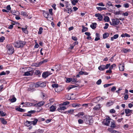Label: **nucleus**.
Here are the masks:
<instances>
[{"label": "nucleus", "instance_id": "obj_48", "mask_svg": "<svg viewBox=\"0 0 133 133\" xmlns=\"http://www.w3.org/2000/svg\"><path fill=\"white\" fill-rule=\"evenodd\" d=\"M48 61L47 59H45L40 62V64H42L47 62Z\"/></svg>", "mask_w": 133, "mask_h": 133}, {"label": "nucleus", "instance_id": "obj_52", "mask_svg": "<svg viewBox=\"0 0 133 133\" xmlns=\"http://www.w3.org/2000/svg\"><path fill=\"white\" fill-rule=\"evenodd\" d=\"M71 81L72 82H77V79L75 78H73L72 79H71Z\"/></svg>", "mask_w": 133, "mask_h": 133}, {"label": "nucleus", "instance_id": "obj_4", "mask_svg": "<svg viewBox=\"0 0 133 133\" xmlns=\"http://www.w3.org/2000/svg\"><path fill=\"white\" fill-rule=\"evenodd\" d=\"M110 118L108 117L105 119L103 122V123L107 126H109L110 122Z\"/></svg>", "mask_w": 133, "mask_h": 133}, {"label": "nucleus", "instance_id": "obj_2", "mask_svg": "<svg viewBox=\"0 0 133 133\" xmlns=\"http://www.w3.org/2000/svg\"><path fill=\"white\" fill-rule=\"evenodd\" d=\"M25 42L23 41H19L15 43L14 45L15 47L19 48L23 47L25 44Z\"/></svg>", "mask_w": 133, "mask_h": 133}, {"label": "nucleus", "instance_id": "obj_39", "mask_svg": "<svg viewBox=\"0 0 133 133\" xmlns=\"http://www.w3.org/2000/svg\"><path fill=\"white\" fill-rule=\"evenodd\" d=\"M0 115L2 116H5L6 113L4 112L3 111H0Z\"/></svg>", "mask_w": 133, "mask_h": 133}, {"label": "nucleus", "instance_id": "obj_31", "mask_svg": "<svg viewBox=\"0 0 133 133\" xmlns=\"http://www.w3.org/2000/svg\"><path fill=\"white\" fill-rule=\"evenodd\" d=\"M43 28L42 27H40L39 29V31L38 32V34H41L42 32Z\"/></svg>", "mask_w": 133, "mask_h": 133}, {"label": "nucleus", "instance_id": "obj_21", "mask_svg": "<svg viewBox=\"0 0 133 133\" xmlns=\"http://www.w3.org/2000/svg\"><path fill=\"white\" fill-rule=\"evenodd\" d=\"M109 36L108 33L107 32H105L103 35V38L104 39L107 38Z\"/></svg>", "mask_w": 133, "mask_h": 133}, {"label": "nucleus", "instance_id": "obj_49", "mask_svg": "<svg viewBox=\"0 0 133 133\" xmlns=\"http://www.w3.org/2000/svg\"><path fill=\"white\" fill-rule=\"evenodd\" d=\"M77 87V86H76L75 85H71V86L68 89L69 90H70L72 88L76 87Z\"/></svg>", "mask_w": 133, "mask_h": 133}, {"label": "nucleus", "instance_id": "obj_1", "mask_svg": "<svg viewBox=\"0 0 133 133\" xmlns=\"http://www.w3.org/2000/svg\"><path fill=\"white\" fill-rule=\"evenodd\" d=\"M7 49V52L10 55L12 54L14 52V48L11 44H8L6 45Z\"/></svg>", "mask_w": 133, "mask_h": 133}, {"label": "nucleus", "instance_id": "obj_47", "mask_svg": "<svg viewBox=\"0 0 133 133\" xmlns=\"http://www.w3.org/2000/svg\"><path fill=\"white\" fill-rule=\"evenodd\" d=\"M110 65V64H107L105 65H104L105 69H108Z\"/></svg>", "mask_w": 133, "mask_h": 133}, {"label": "nucleus", "instance_id": "obj_23", "mask_svg": "<svg viewBox=\"0 0 133 133\" xmlns=\"http://www.w3.org/2000/svg\"><path fill=\"white\" fill-rule=\"evenodd\" d=\"M113 104V102L112 101H110L107 103L106 105L107 107H109L112 105Z\"/></svg>", "mask_w": 133, "mask_h": 133}, {"label": "nucleus", "instance_id": "obj_33", "mask_svg": "<svg viewBox=\"0 0 133 133\" xmlns=\"http://www.w3.org/2000/svg\"><path fill=\"white\" fill-rule=\"evenodd\" d=\"M116 66V64H114L112 65L109 67V69L110 70H112V69H113L114 68H115Z\"/></svg>", "mask_w": 133, "mask_h": 133}, {"label": "nucleus", "instance_id": "obj_46", "mask_svg": "<svg viewBox=\"0 0 133 133\" xmlns=\"http://www.w3.org/2000/svg\"><path fill=\"white\" fill-rule=\"evenodd\" d=\"M102 81L101 79H99L96 82V84L97 85H99L101 83Z\"/></svg>", "mask_w": 133, "mask_h": 133}, {"label": "nucleus", "instance_id": "obj_6", "mask_svg": "<svg viewBox=\"0 0 133 133\" xmlns=\"http://www.w3.org/2000/svg\"><path fill=\"white\" fill-rule=\"evenodd\" d=\"M125 112L126 113V116H129L130 115V114L132 113V110L129 109H125Z\"/></svg>", "mask_w": 133, "mask_h": 133}, {"label": "nucleus", "instance_id": "obj_40", "mask_svg": "<svg viewBox=\"0 0 133 133\" xmlns=\"http://www.w3.org/2000/svg\"><path fill=\"white\" fill-rule=\"evenodd\" d=\"M74 109H70L68 111V113L72 114L74 112Z\"/></svg>", "mask_w": 133, "mask_h": 133}, {"label": "nucleus", "instance_id": "obj_13", "mask_svg": "<svg viewBox=\"0 0 133 133\" xmlns=\"http://www.w3.org/2000/svg\"><path fill=\"white\" fill-rule=\"evenodd\" d=\"M56 109V106L52 105L50 107V111L53 112L55 111Z\"/></svg>", "mask_w": 133, "mask_h": 133}, {"label": "nucleus", "instance_id": "obj_53", "mask_svg": "<svg viewBox=\"0 0 133 133\" xmlns=\"http://www.w3.org/2000/svg\"><path fill=\"white\" fill-rule=\"evenodd\" d=\"M116 90V88L115 87L113 86L111 89V91L113 92L115 91Z\"/></svg>", "mask_w": 133, "mask_h": 133}, {"label": "nucleus", "instance_id": "obj_14", "mask_svg": "<svg viewBox=\"0 0 133 133\" xmlns=\"http://www.w3.org/2000/svg\"><path fill=\"white\" fill-rule=\"evenodd\" d=\"M66 109L65 106H63L60 107L59 108H58L57 110L58 111L60 112L62 110H64Z\"/></svg>", "mask_w": 133, "mask_h": 133}, {"label": "nucleus", "instance_id": "obj_11", "mask_svg": "<svg viewBox=\"0 0 133 133\" xmlns=\"http://www.w3.org/2000/svg\"><path fill=\"white\" fill-rule=\"evenodd\" d=\"M48 71L43 72L42 75V77L44 78H45L49 76L48 74Z\"/></svg>", "mask_w": 133, "mask_h": 133}, {"label": "nucleus", "instance_id": "obj_61", "mask_svg": "<svg viewBox=\"0 0 133 133\" xmlns=\"http://www.w3.org/2000/svg\"><path fill=\"white\" fill-rule=\"evenodd\" d=\"M118 37V34H116L114 35L113 37L114 39H116Z\"/></svg>", "mask_w": 133, "mask_h": 133}, {"label": "nucleus", "instance_id": "obj_60", "mask_svg": "<svg viewBox=\"0 0 133 133\" xmlns=\"http://www.w3.org/2000/svg\"><path fill=\"white\" fill-rule=\"evenodd\" d=\"M26 105L27 106L29 107L30 106L32 105V103H31L30 102H27L26 103Z\"/></svg>", "mask_w": 133, "mask_h": 133}, {"label": "nucleus", "instance_id": "obj_26", "mask_svg": "<svg viewBox=\"0 0 133 133\" xmlns=\"http://www.w3.org/2000/svg\"><path fill=\"white\" fill-rule=\"evenodd\" d=\"M82 32H83L87 31L88 30V28L87 27H84L83 26H82Z\"/></svg>", "mask_w": 133, "mask_h": 133}, {"label": "nucleus", "instance_id": "obj_51", "mask_svg": "<svg viewBox=\"0 0 133 133\" xmlns=\"http://www.w3.org/2000/svg\"><path fill=\"white\" fill-rule=\"evenodd\" d=\"M124 7L126 8H127L129 7V4L128 3H125L124 4Z\"/></svg>", "mask_w": 133, "mask_h": 133}, {"label": "nucleus", "instance_id": "obj_24", "mask_svg": "<svg viewBox=\"0 0 133 133\" xmlns=\"http://www.w3.org/2000/svg\"><path fill=\"white\" fill-rule=\"evenodd\" d=\"M122 51L124 53H126L127 52L130 51L131 50L130 49H125L124 48L122 50Z\"/></svg>", "mask_w": 133, "mask_h": 133}, {"label": "nucleus", "instance_id": "obj_62", "mask_svg": "<svg viewBox=\"0 0 133 133\" xmlns=\"http://www.w3.org/2000/svg\"><path fill=\"white\" fill-rule=\"evenodd\" d=\"M6 75V73H5V72L4 71H3L1 72L0 73V75L2 76L3 75Z\"/></svg>", "mask_w": 133, "mask_h": 133}, {"label": "nucleus", "instance_id": "obj_50", "mask_svg": "<svg viewBox=\"0 0 133 133\" xmlns=\"http://www.w3.org/2000/svg\"><path fill=\"white\" fill-rule=\"evenodd\" d=\"M99 6H104L105 5L103 4V3L102 2H100L97 4Z\"/></svg>", "mask_w": 133, "mask_h": 133}, {"label": "nucleus", "instance_id": "obj_12", "mask_svg": "<svg viewBox=\"0 0 133 133\" xmlns=\"http://www.w3.org/2000/svg\"><path fill=\"white\" fill-rule=\"evenodd\" d=\"M98 69L100 71H103L105 69L104 65H102L99 66L98 68Z\"/></svg>", "mask_w": 133, "mask_h": 133}, {"label": "nucleus", "instance_id": "obj_29", "mask_svg": "<svg viewBox=\"0 0 133 133\" xmlns=\"http://www.w3.org/2000/svg\"><path fill=\"white\" fill-rule=\"evenodd\" d=\"M46 86V84L43 82H40V87H44Z\"/></svg>", "mask_w": 133, "mask_h": 133}, {"label": "nucleus", "instance_id": "obj_15", "mask_svg": "<svg viewBox=\"0 0 133 133\" xmlns=\"http://www.w3.org/2000/svg\"><path fill=\"white\" fill-rule=\"evenodd\" d=\"M113 5L112 4V3L110 1H108L106 3V7L107 8H109L110 6H113Z\"/></svg>", "mask_w": 133, "mask_h": 133}, {"label": "nucleus", "instance_id": "obj_17", "mask_svg": "<svg viewBox=\"0 0 133 133\" xmlns=\"http://www.w3.org/2000/svg\"><path fill=\"white\" fill-rule=\"evenodd\" d=\"M100 106V104H98L96 105L93 108V110H95L99 109L101 108Z\"/></svg>", "mask_w": 133, "mask_h": 133}, {"label": "nucleus", "instance_id": "obj_59", "mask_svg": "<svg viewBox=\"0 0 133 133\" xmlns=\"http://www.w3.org/2000/svg\"><path fill=\"white\" fill-rule=\"evenodd\" d=\"M72 39L76 41L77 40V38L75 36H72Z\"/></svg>", "mask_w": 133, "mask_h": 133}, {"label": "nucleus", "instance_id": "obj_19", "mask_svg": "<svg viewBox=\"0 0 133 133\" xmlns=\"http://www.w3.org/2000/svg\"><path fill=\"white\" fill-rule=\"evenodd\" d=\"M96 9L99 11H102L103 10H105L107 9L106 8H103L100 7H96Z\"/></svg>", "mask_w": 133, "mask_h": 133}, {"label": "nucleus", "instance_id": "obj_37", "mask_svg": "<svg viewBox=\"0 0 133 133\" xmlns=\"http://www.w3.org/2000/svg\"><path fill=\"white\" fill-rule=\"evenodd\" d=\"M16 98L15 97H14L10 99V101L11 102L13 103L16 102Z\"/></svg>", "mask_w": 133, "mask_h": 133}, {"label": "nucleus", "instance_id": "obj_7", "mask_svg": "<svg viewBox=\"0 0 133 133\" xmlns=\"http://www.w3.org/2000/svg\"><path fill=\"white\" fill-rule=\"evenodd\" d=\"M95 17H98L97 19L99 21H101L103 18L102 16L100 14H96L95 15Z\"/></svg>", "mask_w": 133, "mask_h": 133}, {"label": "nucleus", "instance_id": "obj_8", "mask_svg": "<svg viewBox=\"0 0 133 133\" xmlns=\"http://www.w3.org/2000/svg\"><path fill=\"white\" fill-rule=\"evenodd\" d=\"M33 74V72L32 71H29L25 72L24 75V76H32Z\"/></svg>", "mask_w": 133, "mask_h": 133}, {"label": "nucleus", "instance_id": "obj_16", "mask_svg": "<svg viewBox=\"0 0 133 133\" xmlns=\"http://www.w3.org/2000/svg\"><path fill=\"white\" fill-rule=\"evenodd\" d=\"M97 24L95 23H92L91 25V27L93 29H95L96 27Z\"/></svg>", "mask_w": 133, "mask_h": 133}, {"label": "nucleus", "instance_id": "obj_9", "mask_svg": "<svg viewBox=\"0 0 133 133\" xmlns=\"http://www.w3.org/2000/svg\"><path fill=\"white\" fill-rule=\"evenodd\" d=\"M44 103L45 102L44 101H41L38 103L35 104V105L37 107H41L42 106Z\"/></svg>", "mask_w": 133, "mask_h": 133}, {"label": "nucleus", "instance_id": "obj_56", "mask_svg": "<svg viewBox=\"0 0 133 133\" xmlns=\"http://www.w3.org/2000/svg\"><path fill=\"white\" fill-rule=\"evenodd\" d=\"M78 121L79 123V124H82L83 123V120L81 119H78Z\"/></svg>", "mask_w": 133, "mask_h": 133}, {"label": "nucleus", "instance_id": "obj_25", "mask_svg": "<svg viewBox=\"0 0 133 133\" xmlns=\"http://www.w3.org/2000/svg\"><path fill=\"white\" fill-rule=\"evenodd\" d=\"M110 127L113 128H114L116 127V125L115 122L114 121H113L111 122Z\"/></svg>", "mask_w": 133, "mask_h": 133}, {"label": "nucleus", "instance_id": "obj_3", "mask_svg": "<svg viewBox=\"0 0 133 133\" xmlns=\"http://www.w3.org/2000/svg\"><path fill=\"white\" fill-rule=\"evenodd\" d=\"M119 22L118 18H115L111 19V22H110V23L111 25L115 26L118 24Z\"/></svg>", "mask_w": 133, "mask_h": 133}, {"label": "nucleus", "instance_id": "obj_30", "mask_svg": "<svg viewBox=\"0 0 133 133\" xmlns=\"http://www.w3.org/2000/svg\"><path fill=\"white\" fill-rule=\"evenodd\" d=\"M38 121V120L37 119L35 118L34 119V120L32 121V122L33 123V124L34 125H35L37 123V121Z\"/></svg>", "mask_w": 133, "mask_h": 133}, {"label": "nucleus", "instance_id": "obj_57", "mask_svg": "<svg viewBox=\"0 0 133 133\" xmlns=\"http://www.w3.org/2000/svg\"><path fill=\"white\" fill-rule=\"evenodd\" d=\"M122 15H123L124 16H127L128 15V12H126L125 13H123L122 14Z\"/></svg>", "mask_w": 133, "mask_h": 133}, {"label": "nucleus", "instance_id": "obj_43", "mask_svg": "<svg viewBox=\"0 0 133 133\" xmlns=\"http://www.w3.org/2000/svg\"><path fill=\"white\" fill-rule=\"evenodd\" d=\"M35 73L37 75L41 74L40 71L39 70H36L35 71Z\"/></svg>", "mask_w": 133, "mask_h": 133}, {"label": "nucleus", "instance_id": "obj_55", "mask_svg": "<svg viewBox=\"0 0 133 133\" xmlns=\"http://www.w3.org/2000/svg\"><path fill=\"white\" fill-rule=\"evenodd\" d=\"M52 9H50L49 10V12L50 15H52L53 14L52 12Z\"/></svg>", "mask_w": 133, "mask_h": 133}, {"label": "nucleus", "instance_id": "obj_58", "mask_svg": "<svg viewBox=\"0 0 133 133\" xmlns=\"http://www.w3.org/2000/svg\"><path fill=\"white\" fill-rule=\"evenodd\" d=\"M71 81V78H67L66 79V82L67 83H69Z\"/></svg>", "mask_w": 133, "mask_h": 133}, {"label": "nucleus", "instance_id": "obj_5", "mask_svg": "<svg viewBox=\"0 0 133 133\" xmlns=\"http://www.w3.org/2000/svg\"><path fill=\"white\" fill-rule=\"evenodd\" d=\"M43 14L44 16L48 20L50 21L51 19H52V18L49 16V15L48 12H44L43 13Z\"/></svg>", "mask_w": 133, "mask_h": 133}, {"label": "nucleus", "instance_id": "obj_28", "mask_svg": "<svg viewBox=\"0 0 133 133\" xmlns=\"http://www.w3.org/2000/svg\"><path fill=\"white\" fill-rule=\"evenodd\" d=\"M72 4L74 5H75L76 3L78 2V0H71Z\"/></svg>", "mask_w": 133, "mask_h": 133}, {"label": "nucleus", "instance_id": "obj_63", "mask_svg": "<svg viewBox=\"0 0 133 133\" xmlns=\"http://www.w3.org/2000/svg\"><path fill=\"white\" fill-rule=\"evenodd\" d=\"M6 9L8 10H10L11 9V8L10 5H8L6 6Z\"/></svg>", "mask_w": 133, "mask_h": 133}, {"label": "nucleus", "instance_id": "obj_10", "mask_svg": "<svg viewBox=\"0 0 133 133\" xmlns=\"http://www.w3.org/2000/svg\"><path fill=\"white\" fill-rule=\"evenodd\" d=\"M118 67L120 71H123L124 70V64H120L118 66Z\"/></svg>", "mask_w": 133, "mask_h": 133}, {"label": "nucleus", "instance_id": "obj_32", "mask_svg": "<svg viewBox=\"0 0 133 133\" xmlns=\"http://www.w3.org/2000/svg\"><path fill=\"white\" fill-rule=\"evenodd\" d=\"M84 115V113L83 112H80L78 114L75 115V116H77L78 117H79L81 116H83Z\"/></svg>", "mask_w": 133, "mask_h": 133}, {"label": "nucleus", "instance_id": "obj_22", "mask_svg": "<svg viewBox=\"0 0 133 133\" xmlns=\"http://www.w3.org/2000/svg\"><path fill=\"white\" fill-rule=\"evenodd\" d=\"M0 119L1 122L3 124H6L7 122L5 120L4 118H1Z\"/></svg>", "mask_w": 133, "mask_h": 133}, {"label": "nucleus", "instance_id": "obj_44", "mask_svg": "<svg viewBox=\"0 0 133 133\" xmlns=\"http://www.w3.org/2000/svg\"><path fill=\"white\" fill-rule=\"evenodd\" d=\"M109 26V24L107 23H106L105 24V26L104 27V29H107Z\"/></svg>", "mask_w": 133, "mask_h": 133}, {"label": "nucleus", "instance_id": "obj_36", "mask_svg": "<svg viewBox=\"0 0 133 133\" xmlns=\"http://www.w3.org/2000/svg\"><path fill=\"white\" fill-rule=\"evenodd\" d=\"M40 82H37L35 84V87L36 88H38L40 87Z\"/></svg>", "mask_w": 133, "mask_h": 133}, {"label": "nucleus", "instance_id": "obj_38", "mask_svg": "<svg viewBox=\"0 0 133 133\" xmlns=\"http://www.w3.org/2000/svg\"><path fill=\"white\" fill-rule=\"evenodd\" d=\"M22 29L23 31L25 34H27L28 33V31L26 30V28H22Z\"/></svg>", "mask_w": 133, "mask_h": 133}, {"label": "nucleus", "instance_id": "obj_64", "mask_svg": "<svg viewBox=\"0 0 133 133\" xmlns=\"http://www.w3.org/2000/svg\"><path fill=\"white\" fill-rule=\"evenodd\" d=\"M43 130H38L37 132L40 133H43Z\"/></svg>", "mask_w": 133, "mask_h": 133}, {"label": "nucleus", "instance_id": "obj_35", "mask_svg": "<svg viewBox=\"0 0 133 133\" xmlns=\"http://www.w3.org/2000/svg\"><path fill=\"white\" fill-rule=\"evenodd\" d=\"M30 121H26L25 122V125L29 127L30 125Z\"/></svg>", "mask_w": 133, "mask_h": 133}, {"label": "nucleus", "instance_id": "obj_41", "mask_svg": "<svg viewBox=\"0 0 133 133\" xmlns=\"http://www.w3.org/2000/svg\"><path fill=\"white\" fill-rule=\"evenodd\" d=\"M52 87L53 88H57V87H58V85L57 84H53L52 85Z\"/></svg>", "mask_w": 133, "mask_h": 133}, {"label": "nucleus", "instance_id": "obj_45", "mask_svg": "<svg viewBox=\"0 0 133 133\" xmlns=\"http://www.w3.org/2000/svg\"><path fill=\"white\" fill-rule=\"evenodd\" d=\"M69 102L68 101H66L63 103V105H66L69 104Z\"/></svg>", "mask_w": 133, "mask_h": 133}, {"label": "nucleus", "instance_id": "obj_20", "mask_svg": "<svg viewBox=\"0 0 133 133\" xmlns=\"http://www.w3.org/2000/svg\"><path fill=\"white\" fill-rule=\"evenodd\" d=\"M21 14L23 16L25 17H27L28 15L27 13L24 11H22L21 12Z\"/></svg>", "mask_w": 133, "mask_h": 133}, {"label": "nucleus", "instance_id": "obj_18", "mask_svg": "<svg viewBox=\"0 0 133 133\" xmlns=\"http://www.w3.org/2000/svg\"><path fill=\"white\" fill-rule=\"evenodd\" d=\"M16 110L17 111L21 112H24L25 111V110L20 108H17L16 109Z\"/></svg>", "mask_w": 133, "mask_h": 133}, {"label": "nucleus", "instance_id": "obj_34", "mask_svg": "<svg viewBox=\"0 0 133 133\" xmlns=\"http://www.w3.org/2000/svg\"><path fill=\"white\" fill-rule=\"evenodd\" d=\"M81 106L80 104H72V106L73 107H79Z\"/></svg>", "mask_w": 133, "mask_h": 133}, {"label": "nucleus", "instance_id": "obj_54", "mask_svg": "<svg viewBox=\"0 0 133 133\" xmlns=\"http://www.w3.org/2000/svg\"><path fill=\"white\" fill-rule=\"evenodd\" d=\"M5 39V38L4 37H2L0 38V41L1 42H3Z\"/></svg>", "mask_w": 133, "mask_h": 133}, {"label": "nucleus", "instance_id": "obj_42", "mask_svg": "<svg viewBox=\"0 0 133 133\" xmlns=\"http://www.w3.org/2000/svg\"><path fill=\"white\" fill-rule=\"evenodd\" d=\"M124 99L126 100L128 98V95L127 94H125V93H124Z\"/></svg>", "mask_w": 133, "mask_h": 133}, {"label": "nucleus", "instance_id": "obj_27", "mask_svg": "<svg viewBox=\"0 0 133 133\" xmlns=\"http://www.w3.org/2000/svg\"><path fill=\"white\" fill-rule=\"evenodd\" d=\"M109 18L108 16H105L104 19V20L105 22H108L109 21Z\"/></svg>", "mask_w": 133, "mask_h": 133}]
</instances>
